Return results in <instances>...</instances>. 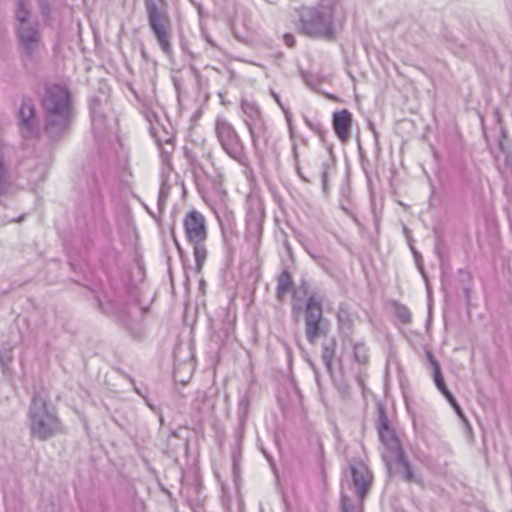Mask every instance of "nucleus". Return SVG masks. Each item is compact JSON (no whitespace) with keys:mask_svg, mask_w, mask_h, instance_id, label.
I'll use <instances>...</instances> for the list:
<instances>
[{"mask_svg":"<svg viewBox=\"0 0 512 512\" xmlns=\"http://www.w3.org/2000/svg\"><path fill=\"white\" fill-rule=\"evenodd\" d=\"M45 113V131L55 138L66 131L74 115L73 98L69 88L62 84H48L42 96Z\"/></svg>","mask_w":512,"mask_h":512,"instance_id":"1","label":"nucleus"},{"mask_svg":"<svg viewBox=\"0 0 512 512\" xmlns=\"http://www.w3.org/2000/svg\"><path fill=\"white\" fill-rule=\"evenodd\" d=\"M28 419L31 435L39 440H47L61 431L60 420L40 395L33 396Z\"/></svg>","mask_w":512,"mask_h":512,"instance_id":"2","label":"nucleus"},{"mask_svg":"<svg viewBox=\"0 0 512 512\" xmlns=\"http://www.w3.org/2000/svg\"><path fill=\"white\" fill-rule=\"evenodd\" d=\"M30 0H16V35L20 48L27 58H31L40 44L39 23L32 21Z\"/></svg>","mask_w":512,"mask_h":512,"instance_id":"3","label":"nucleus"},{"mask_svg":"<svg viewBox=\"0 0 512 512\" xmlns=\"http://www.w3.org/2000/svg\"><path fill=\"white\" fill-rule=\"evenodd\" d=\"M333 12V4L304 8L300 13L301 31L310 37L333 39Z\"/></svg>","mask_w":512,"mask_h":512,"instance_id":"4","label":"nucleus"},{"mask_svg":"<svg viewBox=\"0 0 512 512\" xmlns=\"http://www.w3.org/2000/svg\"><path fill=\"white\" fill-rule=\"evenodd\" d=\"M148 25L166 55L172 52V26L163 0H144Z\"/></svg>","mask_w":512,"mask_h":512,"instance_id":"5","label":"nucleus"},{"mask_svg":"<svg viewBox=\"0 0 512 512\" xmlns=\"http://www.w3.org/2000/svg\"><path fill=\"white\" fill-rule=\"evenodd\" d=\"M379 437L385 446V451L383 452L382 456L387 467L392 469L393 465H398L400 467V472L402 473L403 478L407 482L419 483L420 478L414 474L410 463L404 456L400 441L396 437L394 431L390 429L386 424H383L379 428Z\"/></svg>","mask_w":512,"mask_h":512,"instance_id":"6","label":"nucleus"},{"mask_svg":"<svg viewBox=\"0 0 512 512\" xmlns=\"http://www.w3.org/2000/svg\"><path fill=\"white\" fill-rule=\"evenodd\" d=\"M183 225L186 238L193 245L196 269L200 271L207 257L205 246L207 238L206 220L202 213L192 210L185 216Z\"/></svg>","mask_w":512,"mask_h":512,"instance_id":"7","label":"nucleus"},{"mask_svg":"<svg viewBox=\"0 0 512 512\" xmlns=\"http://www.w3.org/2000/svg\"><path fill=\"white\" fill-rule=\"evenodd\" d=\"M214 131L223 151L240 165H247L244 144L232 123L225 116L218 115L216 117Z\"/></svg>","mask_w":512,"mask_h":512,"instance_id":"8","label":"nucleus"},{"mask_svg":"<svg viewBox=\"0 0 512 512\" xmlns=\"http://www.w3.org/2000/svg\"><path fill=\"white\" fill-rule=\"evenodd\" d=\"M353 485L358 496V503L351 504L350 499L342 495L341 497V510L342 512H362V501L369 490L372 482V475L363 463L350 465Z\"/></svg>","mask_w":512,"mask_h":512,"instance_id":"9","label":"nucleus"},{"mask_svg":"<svg viewBox=\"0 0 512 512\" xmlns=\"http://www.w3.org/2000/svg\"><path fill=\"white\" fill-rule=\"evenodd\" d=\"M90 115L92 131L96 137H100L112 129V125L115 122V117L111 109V104L107 98H91Z\"/></svg>","mask_w":512,"mask_h":512,"instance_id":"10","label":"nucleus"},{"mask_svg":"<svg viewBox=\"0 0 512 512\" xmlns=\"http://www.w3.org/2000/svg\"><path fill=\"white\" fill-rule=\"evenodd\" d=\"M264 211L258 204L251 206L246 215V234L245 240L251 249L253 255H257L263 230Z\"/></svg>","mask_w":512,"mask_h":512,"instance_id":"11","label":"nucleus"},{"mask_svg":"<svg viewBox=\"0 0 512 512\" xmlns=\"http://www.w3.org/2000/svg\"><path fill=\"white\" fill-rule=\"evenodd\" d=\"M18 116L23 137L31 138L36 136L39 132V127L32 99L26 97L23 98Z\"/></svg>","mask_w":512,"mask_h":512,"instance_id":"12","label":"nucleus"},{"mask_svg":"<svg viewBox=\"0 0 512 512\" xmlns=\"http://www.w3.org/2000/svg\"><path fill=\"white\" fill-rule=\"evenodd\" d=\"M332 125L334 132L341 142H346L350 137L352 125V115L346 110H340L333 113Z\"/></svg>","mask_w":512,"mask_h":512,"instance_id":"13","label":"nucleus"},{"mask_svg":"<svg viewBox=\"0 0 512 512\" xmlns=\"http://www.w3.org/2000/svg\"><path fill=\"white\" fill-rule=\"evenodd\" d=\"M247 129L249 131L255 153H261L266 147L269 139L266 122L262 121L261 123H254V125L247 127Z\"/></svg>","mask_w":512,"mask_h":512,"instance_id":"14","label":"nucleus"},{"mask_svg":"<svg viewBox=\"0 0 512 512\" xmlns=\"http://www.w3.org/2000/svg\"><path fill=\"white\" fill-rule=\"evenodd\" d=\"M322 301V297L317 294L309 295L304 311L305 324L324 321L322 314Z\"/></svg>","mask_w":512,"mask_h":512,"instance_id":"15","label":"nucleus"},{"mask_svg":"<svg viewBox=\"0 0 512 512\" xmlns=\"http://www.w3.org/2000/svg\"><path fill=\"white\" fill-rule=\"evenodd\" d=\"M241 110L246 128L254 125V123L257 124L265 121L260 108L253 101L243 100L241 102Z\"/></svg>","mask_w":512,"mask_h":512,"instance_id":"16","label":"nucleus"},{"mask_svg":"<svg viewBox=\"0 0 512 512\" xmlns=\"http://www.w3.org/2000/svg\"><path fill=\"white\" fill-rule=\"evenodd\" d=\"M15 191L16 187L10 180L9 173L4 164L3 146L0 144V202Z\"/></svg>","mask_w":512,"mask_h":512,"instance_id":"17","label":"nucleus"},{"mask_svg":"<svg viewBox=\"0 0 512 512\" xmlns=\"http://www.w3.org/2000/svg\"><path fill=\"white\" fill-rule=\"evenodd\" d=\"M328 327L325 321L305 324V335L308 342L315 345L321 336L326 335Z\"/></svg>","mask_w":512,"mask_h":512,"instance_id":"18","label":"nucleus"},{"mask_svg":"<svg viewBox=\"0 0 512 512\" xmlns=\"http://www.w3.org/2000/svg\"><path fill=\"white\" fill-rule=\"evenodd\" d=\"M335 347L336 342L334 339L326 340L322 344L321 358L328 372L332 371V362L335 356Z\"/></svg>","mask_w":512,"mask_h":512,"instance_id":"19","label":"nucleus"},{"mask_svg":"<svg viewBox=\"0 0 512 512\" xmlns=\"http://www.w3.org/2000/svg\"><path fill=\"white\" fill-rule=\"evenodd\" d=\"M427 356H428V359H429V361H430V363L432 365V368H433V378H434L435 385L438 388V390L440 392H442L445 389H447V386L445 384L443 375L441 373L440 365L437 362V360L434 358L432 353L428 352Z\"/></svg>","mask_w":512,"mask_h":512,"instance_id":"20","label":"nucleus"},{"mask_svg":"<svg viewBox=\"0 0 512 512\" xmlns=\"http://www.w3.org/2000/svg\"><path fill=\"white\" fill-rule=\"evenodd\" d=\"M292 288V279L288 272L284 271L278 277L277 282V297L282 300L284 295Z\"/></svg>","mask_w":512,"mask_h":512,"instance_id":"21","label":"nucleus"},{"mask_svg":"<svg viewBox=\"0 0 512 512\" xmlns=\"http://www.w3.org/2000/svg\"><path fill=\"white\" fill-rule=\"evenodd\" d=\"M353 356L357 363L365 365L369 361L368 348L363 342H356L353 345Z\"/></svg>","mask_w":512,"mask_h":512,"instance_id":"22","label":"nucleus"},{"mask_svg":"<svg viewBox=\"0 0 512 512\" xmlns=\"http://www.w3.org/2000/svg\"><path fill=\"white\" fill-rule=\"evenodd\" d=\"M333 166H334V157H333L332 153L329 152L323 159L320 160V173H321L323 186L326 185L328 173Z\"/></svg>","mask_w":512,"mask_h":512,"instance_id":"23","label":"nucleus"},{"mask_svg":"<svg viewBox=\"0 0 512 512\" xmlns=\"http://www.w3.org/2000/svg\"><path fill=\"white\" fill-rule=\"evenodd\" d=\"M192 405L199 412L208 409L210 407V403H208L207 393L205 391H197Z\"/></svg>","mask_w":512,"mask_h":512,"instance_id":"24","label":"nucleus"},{"mask_svg":"<svg viewBox=\"0 0 512 512\" xmlns=\"http://www.w3.org/2000/svg\"><path fill=\"white\" fill-rule=\"evenodd\" d=\"M170 189L171 185L169 184L168 178L163 177L158 195V206L160 208L165 206L168 196L170 194Z\"/></svg>","mask_w":512,"mask_h":512,"instance_id":"25","label":"nucleus"},{"mask_svg":"<svg viewBox=\"0 0 512 512\" xmlns=\"http://www.w3.org/2000/svg\"><path fill=\"white\" fill-rule=\"evenodd\" d=\"M12 362L11 349H0V364L3 371H6Z\"/></svg>","mask_w":512,"mask_h":512,"instance_id":"26","label":"nucleus"},{"mask_svg":"<svg viewBox=\"0 0 512 512\" xmlns=\"http://www.w3.org/2000/svg\"><path fill=\"white\" fill-rule=\"evenodd\" d=\"M38 5H39V9H40L41 15L45 19L50 18V12L51 11H50L49 1L48 0H38Z\"/></svg>","mask_w":512,"mask_h":512,"instance_id":"27","label":"nucleus"},{"mask_svg":"<svg viewBox=\"0 0 512 512\" xmlns=\"http://www.w3.org/2000/svg\"><path fill=\"white\" fill-rule=\"evenodd\" d=\"M271 94H272V96H273L274 100L277 102V104H278V105L282 108V110L284 111V113H285V117H286V120H287V122H288V124H289V127L291 128V124H290V114H289L288 110H286V109L284 108V106L282 105L281 100H280V97H279V95H278L277 93H275L274 91H272V92H271Z\"/></svg>","mask_w":512,"mask_h":512,"instance_id":"28","label":"nucleus"},{"mask_svg":"<svg viewBox=\"0 0 512 512\" xmlns=\"http://www.w3.org/2000/svg\"><path fill=\"white\" fill-rule=\"evenodd\" d=\"M398 315H399V317L401 318V320L403 322H409L410 321L411 314H410V311L407 308H405V307L399 308Z\"/></svg>","mask_w":512,"mask_h":512,"instance_id":"29","label":"nucleus"},{"mask_svg":"<svg viewBox=\"0 0 512 512\" xmlns=\"http://www.w3.org/2000/svg\"><path fill=\"white\" fill-rule=\"evenodd\" d=\"M443 394V396L446 398V400L450 403V405H456V399L455 397L452 395V393L447 389H445L444 391L441 392Z\"/></svg>","mask_w":512,"mask_h":512,"instance_id":"30","label":"nucleus"},{"mask_svg":"<svg viewBox=\"0 0 512 512\" xmlns=\"http://www.w3.org/2000/svg\"><path fill=\"white\" fill-rule=\"evenodd\" d=\"M284 41H285V44L289 47H293L294 44H295V39H294V36L291 35V34H285L284 35Z\"/></svg>","mask_w":512,"mask_h":512,"instance_id":"31","label":"nucleus"},{"mask_svg":"<svg viewBox=\"0 0 512 512\" xmlns=\"http://www.w3.org/2000/svg\"><path fill=\"white\" fill-rule=\"evenodd\" d=\"M306 124L313 130L315 131L316 133L320 134L321 133V127L319 124H312L310 120L306 119L305 120Z\"/></svg>","mask_w":512,"mask_h":512,"instance_id":"32","label":"nucleus"},{"mask_svg":"<svg viewBox=\"0 0 512 512\" xmlns=\"http://www.w3.org/2000/svg\"><path fill=\"white\" fill-rule=\"evenodd\" d=\"M451 406L454 408L455 412H456V413H457L461 418H463V412H462V409H461V407L459 406V404L456 402V405H451Z\"/></svg>","mask_w":512,"mask_h":512,"instance_id":"33","label":"nucleus"},{"mask_svg":"<svg viewBox=\"0 0 512 512\" xmlns=\"http://www.w3.org/2000/svg\"><path fill=\"white\" fill-rule=\"evenodd\" d=\"M233 458H234V469H236V455L235 454L233 455Z\"/></svg>","mask_w":512,"mask_h":512,"instance_id":"34","label":"nucleus"},{"mask_svg":"<svg viewBox=\"0 0 512 512\" xmlns=\"http://www.w3.org/2000/svg\"><path fill=\"white\" fill-rule=\"evenodd\" d=\"M175 245L177 246L178 250L181 251V248L176 240H175Z\"/></svg>","mask_w":512,"mask_h":512,"instance_id":"35","label":"nucleus"},{"mask_svg":"<svg viewBox=\"0 0 512 512\" xmlns=\"http://www.w3.org/2000/svg\"><path fill=\"white\" fill-rule=\"evenodd\" d=\"M23 219V216L19 217L18 219H15L14 221L19 222Z\"/></svg>","mask_w":512,"mask_h":512,"instance_id":"36","label":"nucleus"}]
</instances>
